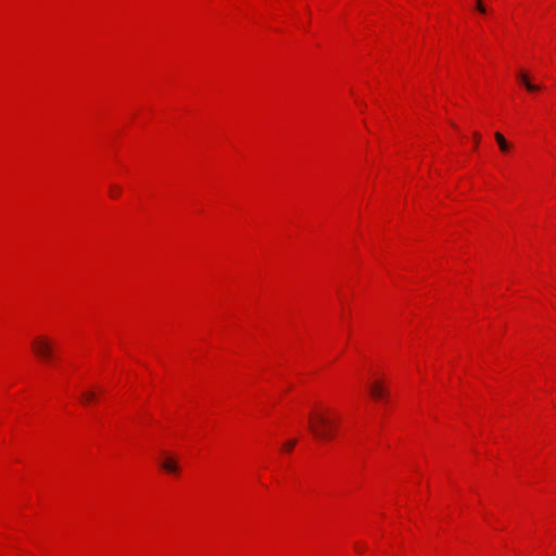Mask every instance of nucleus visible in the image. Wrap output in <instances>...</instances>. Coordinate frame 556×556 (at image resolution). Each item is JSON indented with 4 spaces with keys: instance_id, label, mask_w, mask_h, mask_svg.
Here are the masks:
<instances>
[{
    "instance_id": "nucleus-8",
    "label": "nucleus",
    "mask_w": 556,
    "mask_h": 556,
    "mask_svg": "<svg viewBox=\"0 0 556 556\" xmlns=\"http://www.w3.org/2000/svg\"><path fill=\"white\" fill-rule=\"evenodd\" d=\"M476 9L481 13V14H485L488 12V9L484 5V3L482 2V0H477L476 1Z\"/></svg>"
},
{
    "instance_id": "nucleus-4",
    "label": "nucleus",
    "mask_w": 556,
    "mask_h": 556,
    "mask_svg": "<svg viewBox=\"0 0 556 556\" xmlns=\"http://www.w3.org/2000/svg\"><path fill=\"white\" fill-rule=\"evenodd\" d=\"M161 467L168 473H176L179 471L177 460L168 455L165 456L164 459L161 462Z\"/></svg>"
},
{
    "instance_id": "nucleus-3",
    "label": "nucleus",
    "mask_w": 556,
    "mask_h": 556,
    "mask_svg": "<svg viewBox=\"0 0 556 556\" xmlns=\"http://www.w3.org/2000/svg\"><path fill=\"white\" fill-rule=\"evenodd\" d=\"M369 393L376 400L386 399L388 396V391L380 381H375L370 384Z\"/></svg>"
},
{
    "instance_id": "nucleus-10",
    "label": "nucleus",
    "mask_w": 556,
    "mask_h": 556,
    "mask_svg": "<svg viewBox=\"0 0 556 556\" xmlns=\"http://www.w3.org/2000/svg\"><path fill=\"white\" fill-rule=\"evenodd\" d=\"M526 88H527V90H528V91H530V92H534V91L540 90V89H541V86H539V85H534V84L530 83V84H527V87H526Z\"/></svg>"
},
{
    "instance_id": "nucleus-2",
    "label": "nucleus",
    "mask_w": 556,
    "mask_h": 556,
    "mask_svg": "<svg viewBox=\"0 0 556 556\" xmlns=\"http://www.w3.org/2000/svg\"><path fill=\"white\" fill-rule=\"evenodd\" d=\"M33 351L42 361H49L53 356V345L43 337L34 340Z\"/></svg>"
},
{
    "instance_id": "nucleus-11",
    "label": "nucleus",
    "mask_w": 556,
    "mask_h": 556,
    "mask_svg": "<svg viewBox=\"0 0 556 556\" xmlns=\"http://www.w3.org/2000/svg\"><path fill=\"white\" fill-rule=\"evenodd\" d=\"M121 193V188L118 186L111 187V197H117Z\"/></svg>"
},
{
    "instance_id": "nucleus-7",
    "label": "nucleus",
    "mask_w": 556,
    "mask_h": 556,
    "mask_svg": "<svg viewBox=\"0 0 556 556\" xmlns=\"http://www.w3.org/2000/svg\"><path fill=\"white\" fill-rule=\"evenodd\" d=\"M518 80L525 86L527 87V84H530L531 80L529 79V76L525 73H520L518 74L517 76Z\"/></svg>"
},
{
    "instance_id": "nucleus-1",
    "label": "nucleus",
    "mask_w": 556,
    "mask_h": 556,
    "mask_svg": "<svg viewBox=\"0 0 556 556\" xmlns=\"http://www.w3.org/2000/svg\"><path fill=\"white\" fill-rule=\"evenodd\" d=\"M330 409L313 412L308 416V428L312 434L318 440H329L332 438L334 421L330 418Z\"/></svg>"
},
{
    "instance_id": "nucleus-12",
    "label": "nucleus",
    "mask_w": 556,
    "mask_h": 556,
    "mask_svg": "<svg viewBox=\"0 0 556 556\" xmlns=\"http://www.w3.org/2000/svg\"><path fill=\"white\" fill-rule=\"evenodd\" d=\"M473 137H475V140H477V142H479L480 140V135L478 132H475L473 134Z\"/></svg>"
},
{
    "instance_id": "nucleus-6",
    "label": "nucleus",
    "mask_w": 556,
    "mask_h": 556,
    "mask_svg": "<svg viewBox=\"0 0 556 556\" xmlns=\"http://www.w3.org/2000/svg\"><path fill=\"white\" fill-rule=\"evenodd\" d=\"M96 399V393L93 391H85L81 394V401L83 403L91 402Z\"/></svg>"
},
{
    "instance_id": "nucleus-5",
    "label": "nucleus",
    "mask_w": 556,
    "mask_h": 556,
    "mask_svg": "<svg viewBox=\"0 0 556 556\" xmlns=\"http://www.w3.org/2000/svg\"><path fill=\"white\" fill-rule=\"evenodd\" d=\"M494 137L501 151L506 152L509 150L510 144L506 141V139L501 132H495Z\"/></svg>"
},
{
    "instance_id": "nucleus-9",
    "label": "nucleus",
    "mask_w": 556,
    "mask_h": 556,
    "mask_svg": "<svg viewBox=\"0 0 556 556\" xmlns=\"http://www.w3.org/2000/svg\"><path fill=\"white\" fill-rule=\"evenodd\" d=\"M295 444H296V440H290L285 443L283 448L286 451H291L295 446Z\"/></svg>"
}]
</instances>
